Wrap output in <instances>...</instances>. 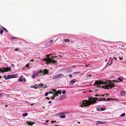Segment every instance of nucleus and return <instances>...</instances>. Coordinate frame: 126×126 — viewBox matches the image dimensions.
Wrapping results in <instances>:
<instances>
[{
    "mask_svg": "<svg viewBox=\"0 0 126 126\" xmlns=\"http://www.w3.org/2000/svg\"><path fill=\"white\" fill-rule=\"evenodd\" d=\"M53 94H53V95L54 96L55 95V93H53Z\"/></svg>",
    "mask_w": 126,
    "mask_h": 126,
    "instance_id": "052dcab7",
    "label": "nucleus"
},
{
    "mask_svg": "<svg viewBox=\"0 0 126 126\" xmlns=\"http://www.w3.org/2000/svg\"><path fill=\"white\" fill-rule=\"evenodd\" d=\"M91 104V103L90 101L89 100H86L83 101L82 103L80 104V106L81 107H83L84 106L86 107L90 105Z\"/></svg>",
    "mask_w": 126,
    "mask_h": 126,
    "instance_id": "7ed1b4c3",
    "label": "nucleus"
},
{
    "mask_svg": "<svg viewBox=\"0 0 126 126\" xmlns=\"http://www.w3.org/2000/svg\"><path fill=\"white\" fill-rule=\"evenodd\" d=\"M0 34H2L3 32V31L1 29H0Z\"/></svg>",
    "mask_w": 126,
    "mask_h": 126,
    "instance_id": "bb28decb",
    "label": "nucleus"
},
{
    "mask_svg": "<svg viewBox=\"0 0 126 126\" xmlns=\"http://www.w3.org/2000/svg\"><path fill=\"white\" fill-rule=\"evenodd\" d=\"M51 54H50L49 55H46V57L48 58H49L50 57Z\"/></svg>",
    "mask_w": 126,
    "mask_h": 126,
    "instance_id": "2f4dec72",
    "label": "nucleus"
},
{
    "mask_svg": "<svg viewBox=\"0 0 126 126\" xmlns=\"http://www.w3.org/2000/svg\"><path fill=\"white\" fill-rule=\"evenodd\" d=\"M76 72V73H77V74H78L81 72Z\"/></svg>",
    "mask_w": 126,
    "mask_h": 126,
    "instance_id": "a18cd8bd",
    "label": "nucleus"
},
{
    "mask_svg": "<svg viewBox=\"0 0 126 126\" xmlns=\"http://www.w3.org/2000/svg\"><path fill=\"white\" fill-rule=\"evenodd\" d=\"M56 122V121H51V122L53 123L54 122Z\"/></svg>",
    "mask_w": 126,
    "mask_h": 126,
    "instance_id": "603ef678",
    "label": "nucleus"
},
{
    "mask_svg": "<svg viewBox=\"0 0 126 126\" xmlns=\"http://www.w3.org/2000/svg\"><path fill=\"white\" fill-rule=\"evenodd\" d=\"M73 74H77V73H76V72H74L73 73Z\"/></svg>",
    "mask_w": 126,
    "mask_h": 126,
    "instance_id": "8fccbe9b",
    "label": "nucleus"
},
{
    "mask_svg": "<svg viewBox=\"0 0 126 126\" xmlns=\"http://www.w3.org/2000/svg\"><path fill=\"white\" fill-rule=\"evenodd\" d=\"M73 66V67H74L75 66V65H73V66Z\"/></svg>",
    "mask_w": 126,
    "mask_h": 126,
    "instance_id": "774afa93",
    "label": "nucleus"
},
{
    "mask_svg": "<svg viewBox=\"0 0 126 126\" xmlns=\"http://www.w3.org/2000/svg\"><path fill=\"white\" fill-rule=\"evenodd\" d=\"M100 109L101 110V111H103L104 110L106 109L105 108H100Z\"/></svg>",
    "mask_w": 126,
    "mask_h": 126,
    "instance_id": "5701e85b",
    "label": "nucleus"
},
{
    "mask_svg": "<svg viewBox=\"0 0 126 126\" xmlns=\"http://www.w3.org/2000/svg\"><path fill=\"white\" fill-rule=\"evenodd\" d=\"M55 93V96H57L58 95V94L56 92V93Z\"/></svg>",
    "mask_w": 126,
    "mask_h": 126,
    "instance_id": "a19ab883",
    "label": "nucleus"
},
{
    "mask_svg": "<svg viewBox=\"0 0 126 126\" xmlns=\"http://www.w3.org/2000/svg\"><path fill=\"white\" fill-rule=\"evenodd\" d=\"M64 75L62 74H59L54 76L52 78L53 79H55L62 77L64 76Z\"/></svg>",
    "mask_w": 126,
    "mask_h": 126,
    "instance_id": "423d86ee",
    "label": "nucleus"
},
{
    "mask_svg": "<svg viewBox=\"0 0 126 126\" xmlns=\"http://www.w3.org/2000/svg\"><path fill=\"white\" fill-rule=\"evenodd\" d=\"M58 56H59L60 57H62V56H61V55H58Z\"/></svg>",
    "mask_w": 126,
    "mask_h": 126,
    "instance_id": "13d9d810",
    "label": "nucleus"
},
{
    "mask_svg": "<svg viewBox=\"0 0 126 126\" xmlns=\"http://www.w3.org/2000/svg\"><path fill=\"white\" fill-rule=\"evenodd\" d=\"M53 42V40H51L50 41H49V42H50L51 43H52Z\"/></svg>",
    "mask_w": 126,
    "mask_h": 126,
    "instance_id": "79ce46f5",
    "label": "nucleus"
},
{
    "mask_svg": "<svg viewBox=\"0 0 126 126\" xmlns=\"http://www.w3.org/2000/svg\"><path fill=\"white\" fill-rule=\"evenodd\" d=\"M52 102V101H49L48 102V103H49V104H50L51 103V102Z\"/></svg>",
    "mask_w": 126,
    "mask_h": 126,
    "instance_id": "49530a36",
    "label": "nucleus"
},
{
    "mask_svg": "<svg viewBox=\"0 0 126 126\" xmlns=\"http://www.w3.org/2000/svg\"><path fill=\"white\" fill-rule=\"evenodd\" d=\"M2 28L3 30H4L5 32H8V31L4 27H2Z\"/></svg>",
    "mask_w": 126,
    "mask_h": 126,
    "instance_id": "b1692460",
    "label": "nucleus"
},
{
    "mask_svg": "<svg viewBox=\"0 0 126 126\" xmlns=\"http://www.w3.org/2000/svg\"><path fill=\"white\" fill-rule=\"evenodd\" d=\"M64 41L65 42H69V40L67 39H65L64 40Z\"/></svg>",
    "mask_w": 126,
    "mask_h": 126,
    "instance_id": "cd10ccee",
    "label": "nucleus"
},
{
    "mask_svg": "<svg viewBox=\"0 0 126 126\" xmlns=\"http://www.w3.org/2000/svg\"><path fill=\"white\" fill-rule=\"evenodd\" d=\"M46 122H49V120H47L46 121Z\"/></svg>",
    "mask_w": 126,
    "mask_h": 126,
    "instance_id": "bf43d9fd",
    "label": "nucleus"
},
{
    "mask_svg": "<svg viewBox=\"0 0 126 126\" xmlns=\"http://www.w3.org/2000/svg\"><path fill=\"white\" fill-rule=\"evenodd\" d=\"M2 94H0V96H2Z\"/></svg>",
    "mask_w": 126,
    "mask_h": 126,
    "instance_id": "4d7b16f0",
    "label": "nucleus"
},
{
    "mask_svg": "<svg viewBox=\"0 0 126 126\" xmlns=\"http://www.w3.org/2000/svg\"><path fill=\"white\" fill-rule=\"evenodd\" d=\"M24 81H26V79H25V78H24Z\"/></svg>",
    "mask_w": 126,
    "mask_h": 126,
    "instance_id": "3c124183",
    "label": "nucleus"
},
{
    "mask_svg": "<svg viewBox=\"0 0 126 126\" xmlns=\"http://www.w3.org/2000/svg\"><path fill=\"white\" fill-rule=\"evenodd\" d=\"M113 99L112 98H108L106 99V100H113Z\"/></svg>",
    "mask_w": 126,
    "mask_h": 126,
    "instance_id": "473e14b6",
    "label": "nucleus"
},
{
    "mask_svg": "<svg viewBox=\"0 0 126 126\" xmlns=\"http://www.w3.org/2000/svg\"><path fill=\"white\" fill-rule=\"evenodd\" d=\"M112 63L111 62L110 64V65H111V64Z\"/></svg>",
    "mask_w": 126,
    "mask_h": 126,
    "instance_id": "69168bd1",
    "label": "nucleus"
},
{
    "mask_svg": "<svg viewBox=\"0 0 126 126\" xmlns=\"http://www.w3.org/2000/svg\"><path fill=\"white\" fill-rule=\"evenodd\" d=\"M43 85V84L41 83L39 84L38 86L37 87V88H40L41 87H42Z\"/></svg>",
    "mask_w": 126,
    "mask_h": 126,
    "instance_id": "f3484780",
    "label": "nucleus"
},
{
    "mask_svg": "<svg viewBox=\"0 0 126 126\" xmlns=\"http://www.w3.org/2000/svg\"><path fill=\"white\" fill-rule=\"evenodd\" d=\"M114 59H115V60H117V58H114Z\"/></svg>",
    "mask_w": 126,
    "mask_h": 126,
    "instance_id": "680f3d73",
    "label": "nucleus"
},
{
    "mask_svg": "<svg viewBox=\"0 0 126 126\" xmlns=\"http://www.w3.org/2000/svg\"><path fill=\"white\" fill-rule=\"evenodd\" d=\"M61 90H58L56 91L57 93L58 94H61Z\"/></svg>",
    "mask_w": 126,
    "mask_h": 126,
    "instance_id": "aec40b11",
    "label": "nucleus"
},
{
    "mask_svg": "<svg viewBox=\"0 0 126 126\" xmlns=\"http://www.w3.org/2000/svg\"><path fill=\"white\" fill-rule=\"evenodd\" d=\"M57 56H52L51 58H45L43 60L44 61L46 62V63L47 64H54L55 63H56L57 62V61H54L53 59V58H57Z\"/></svg>",
    "mask_w": 126,
    "mask_h": 126,
    "instance_id": "f03ea898",
    "label": "nucleus"
},
{
    "mask_svg": "<svg viewBox=\"0 0 126 126\" xmlns=\"http://www.w3.org/2000/svg\"><path fill=\"white\" fill-rule=\"evenodd\" d=\"M26 66V67H28L29 66V64H27L25 65Z\"/></svg>",
    "mask_w": 126,
    "mask_h": 126,
    "instance_id": "37998d69",
    "label": "nucleus"
},
{
    "mask_svg": "<svg viewBox=\"0 0 126 126\" xmlns=\"http://www.w3.org/2000/svg\"><path fill=\"white\" fill-rule=\"evenodd\" d=\"M106 100V98H98L97 99V101H98Z\"/></svg>",
    "mask_w": 126,
    "mask_h": 126,
    "instance_id": "9b49d317",
    "label": "nucleus"
},
{
    "mask_svg": "<svg viewBox=\"0 0 126 126\" xmlns=\"http://www.w3.org/2000/svg\"><path fill=\"white\" fill-rule=\"evenodd\" d=\"M85 66H86L87 67V66H88V65H87V64H86V65H85Z\"/></svg>",
    "mask_w": 126,
    "mask_h": 126,
    "instance_id": "338daca9",
    "label": "nucleus"
},
{
    "mask_svg": "<svg viewBox=\"0 0 126 126\" xmlns=\"http://www.w3.org/2000/svg\"><path fill=\"white\" fill-rule=\"evenodd\" d=\"M55 98V97H53V96H52V97H51V99H52L53 100Z\"/></svg>",
    "mask_w": 126,
    "mask_h": 126,
    "instance_id": "ea45409f",
    "label": "nucleus"
},
{
    "mask_svg": "<svg viewBox=\"0 0 126 126\" xmlns=\"http://www.w3.org/2000/svg\"><path fill=\"white\" fill-rule=\"evenodd\" d=\"M118 79L119 81V82H122L123 80V79L120 78H118Z\"/></svg>",
    "mask_w": 126,
    "mask_h": 126,
    "instance_id": "6ab92c4d",
    "label": "nucleus"
},
{
    "mask_svg": "<svg viewBox=\"0 0 126 126\" xmlns=\"http://www.w3.org/2000/svg\"><path fill=\"white\" fill-rule=\"evenodd\" d=\"M27 123L29 125H32L34 123H35L34 122H32V121H28L27 122Z\"/></svg>",
    "mask_w": 126,
    "mask_h": 126,
    "instance_id": "f8f14e48",
    "label": "nucleus"
},
{
    "mask_svg": "<svg viewBox=\"0 0 126 126\" xmlns=\"http://www.w3.org/2000/svg\"><path fill=\"white\" fill-rule=\"evenodd\" d=\"M11 39H16V37H11Z\"/></svg>",
    "mask_w": 126,
    "mask_h": 126,
    "instance_id": "f704fd0d",
    "label": "nucleus"
},
{
    "mask_svg": "<svg viewBox=\"0 0 126 126\" xmlns=\"http://www.w3.org/2000/svg\"><path fill=\"white\" fill-rule=\"evenodd\" d=\"M49 93L48 92H47L45 94V96H47L48 94Z\"/></svg>",
    "mask_w": 126,
    "mask_h": 126,
    "instance_id": "7c9ffc66",
    "label": "nucleus"
},
{
    "mask_svg": "<svg viewBox=\"0 0 126 126\" xmlns=\"http://www.w3.org/2000/svg\"><path fill=\"white\" fill-rule=\"evenodd\" d=\"M76 81V80L75 79H73L71 80V84L74 83Z\"/></svg>",
    "mask_w": 126,
    "mask_h": 126,
    "instance_id": "412c9836",
    "label": "nucleus"
},
{
    "mask_svg": "<svg viewBox=\"0 0 126 126\" xmlns=\"http://www.w3.org/2000/svg\"><path fill=\"white\" fill-rule=\"evenodd\" d=\"M112 81L113 82H116L117 83H118V82H119V81H117V80H113Z\"/></svg>",
    "mask_w": 126,
    "mask_h": 126,
    "instance_id": "c9c22d12",
    "label": "nucleus"
},
{
    "mask_svg": "<svg viewBox=\"0 0 126 126\" xmlns=\"http://www.w3.org/2000/svg\"><path fill=\"white\" fill-rule=\"evenodd\" d=\"M66 93V92L65 91H63L62 92V93L63 94H64Z\"/></svg>",
    "mask_w": 126,
    "mask_h": 126,
    "instance_id": "72a5a7b5",
    "label": "nucleus"
},
{
    "mask_svg": "<svg viewBox=\"0 0 126 126\" xmlns=\"http://www.w3.org/2000/svg\"><path fill=\"white\" fill-rule=\"evenodd\" d=\"M43 73H44V75L47 74L49 73V71L47 69H44V70H43Z\"/></svg>",
    "mask_w": 126,
    "mask_h": 126,
    "instance_id": "9d476101",
    "label": "nucleus"
},
{
    "mask_svg": "<svg viewBox=\"0 0 126 126\" xmlns=\"http://www.w3.org/2000/svg\"><path fill=\"white\" fill-rule=\"evenodd\" d=\"M120 93L121 95L122 96H124L126 94V92L124 90H121Z\"/></svg>",
    "mask_w": 126,
    "mask_h": 126,
    "instance_id": "1a4fd4ad",
    "label": "nucleus"
},
{
    "mask_svg": "<svg viewBox=\"0 0 126 126\" xmlns=\"http://www.w3.org/2000/svg\"><path fill=\"white\" fill-rule=\"evenodd\" d=\"M47 85L46 84V85H44L43 87L44 88H46L47 87V86H46Z\"/></svg>",
    "mask_w": 126,
    "mask_h": 126,
    "instance_id": "c03bdc74",
    "label": "nucleus"
},
{
    "mask_svg": "<svg viewBox=\"0 0 126 126\" xmlns=\"http://www.w3.org/2000/svg\"><path fill=\"white\" fill-rule=\"evenodd\" d=\"M5 79L7 80L12 78H15L17 77V75L16 74H14L10 75H8L7 76L5 75L3 76Z\"/></svg>",
    "mask_w": 126,
    "mask_h": 126,
    "instance_id": "20e7f679",
    "label": "nucleus"
},
{
    "mask_svg": "<svg viewBox=\"0 0 126 126\" xmlns=\"http://www.w3.org/2000/svg\"><path fill=\"white\" fill-rule=\"evenodd\" d=\"M95 84L98 86V87H102V88L107 89H109V88L111 89L115 86V85L111 83L110 80L107 81L106 82H104L101 80H96L94 85H95Z\"/></svg>",
    "mask_w": 126,
    "mask_h": 126,
    "instance_id": "f257e3e1",
    "label": "nucleus"
},
{
    "mask_svg": "<svg viewBox=\"0 0 126 126\" xmlns=\"http://www.w3.org/2000/svg\"><path fill=\"white\" fill-rule=\"evenodd\" d=\"M125 113H123L120 115L121 117H123L125 116Z\"/></svg>",
    "mask_w": 126,
    "mask_h": 126,
    "instance_id": "c756f323",
    "label": "nucleus"
},
{
    "mask_svg": "<svg viewBox=\"0 0 126 126\" xmlns=\"http://www.w3.org/2000/svg\"><path fill=\"white\" fill-rule=\"evenodd\" d=\"M45 45H47V46H49L50 45L49 44V42H46L45 43Z\"/></svg>",
    "mask_w": 126,
    "mask_h": 126,
    "instance_id": "393cba45",
    "label": "nucleus"
},
{
    "mask_svg": "<svg viewBox=\"0 0 126 126\" xmlns=\"http://www.w3.org/2000/svg\"><path fill=\"white\" fill-rule=\"evenodd\" d=\"M119 59H120V60H123V58H120V57H119Z\"/></svg>",
    "mask_w": 126,
    "mask_h": 126,
    "instance_id": "09e8293b",
    "label": "nucleus"
},
{
    "mask_svg": "<svg viewBox=\"0 0 126 126\" xmlns=\"http://www.w3.org/2000/svg\"><path fill=\"white\" fill-rule=\"evenodd\" d=\"M69 77H70V78H71V75H69Z\"/></svg>",
    "mask_w": 126,
    "mask_h": 126,
    "instance_id": "6e6d98bb",
    "label": "nucleus"
},
{
    "mask_svg": "<svg viewBox=\"0 0 126 126\" xmlns=\"http://www.w3.org/2000/svg\"><path fill=\"white\" fill-rule=\"evenodd\" d=\"M96 122L97 123H98L99 124H105V123L106 122H102L101 121H97Z\"/></svg>",
    "mask_w": 126,
    "mask_h": 126,
    "instance_id": "ddd939ff",
    "label": "nucleus"
},
{
    "mask_svg": "<svg viewBox=\"0 0 126 126\" xmlns=\"http://www.w3.org/2000/svg\"><path fill=\"white\" fill-rule=\"evenodd\" d=\"M37 84H35V85H32L30 86V87L31 88H35V89H36L37 87L35 86H36Z\"/></svg>",
    "mask_w": 126,
    "mask_h": 126,
    "instance_id": "dca6fc26",
    "label": "nucleus"
},
{
    "mask_svg": "<svg viewBox=\"0 0 126 126\" xmlns=\"http://www.w3.org/2000/svg\"><path fill=\"white\" fill-rule=\"evenodd\" d=\"M93 98V97H88V99L89 100V101H92V99Z\"/></svg>",
    "mask_w": 126,
    "mask_h": 126,
    "instance_id": "2eb2a0df",
    "label": "nucleus"
},
{
    "mask_svg": "<svg viewBox=\"0 0 126 126\" xmlns=\"http://www.w3.org/2000/svg\"><path fill=\"white\" fill-rule=\"evenodd\" d=\"M36 77H37V73H36L32 76V77L33 78H35Z\"/></svg>",
    "mask_w": 126,
    "mask_h": 126,
    "instance_id": "4468645a",
    "label": "nucleus"
},
{
    "mask_svg": "<svg viewBox=\"0 0 126 126\" xmlns=\"http://www.w3.org/2000/svg\"><path fill=\"white\" fill-rule=\"evenodd\" d=\"M104 96V95L103 94H102L100 96Z\"/></svg>",
    "mask_w": 126,
    "mask_h": 126,
    "instance_id": "5fc2aeb1",
    "label": "nucleus"
},
{
    "mask_svg": "<svg viewBox=\"0 0 126 126\" xmlns=\"http://www.w3.org/2000/svg\"><path fill=\"white\" fill-rule=\"evenodd\" d=\"M43 70H41L37 72H36L37 73V77H41L42 76L44 75V73H43Z\"/></svg>",
    "mask_w": 126,
    "mask_h": 126,
    "instance_id": "0eeeda50",
    "label": "nucleus"
},
{
    "mask_svg": "<svg viewBox=\"0 0 126 126\" xmlns=\"http://www.w3.org/2000/svg\"><path fill=\"white\" fill-rule=\"evenodd\" d=\"M18 80L19 82H22L23 81L22 79L21 78H20L18 79Z\"/></svg>",
    "mask_w": 126,
    "mask_h": 126,
    "instance_id": "c85d7f7f",
    "label": "nucleus"
},
{
    "mask_svg": "<svg viewBox=\"0 0 126 126\" xmlns=\"http://www.w3.org/2000/svg\"><path fill=\"white\" fill-rule=\"evenodd\" d=\"M89 92H91V90H89Z\"/></svg>",
    "mask_w": 126,
    "mask_h": 126,
    "instance_id": "e2e57ef3",
    "label": "nucleus"
},
{
    "mask_svg": "<svg viewBox=\"0 0 126 126\" xmlns=\"http://www.w3.org/2000/svg\"><path fill=\"white\" fill-rule=\"evenodd\" d=\"M100 108L99 107H97L96 108V110L97 111H101V110L100 109Z\"/></svg>",
    "mask_w": 126,
    "mask_h": 126,
    "instance_id": "a878e982",
    "label": "nucleus"
},
{
    "mask_svg": "<svg viewBox=\"0 0 126 126\" xmlns=\"http://www.w3.org/2000/svg\"><path fill=\"white\" fill-rule=\"evenodd\" d=\"M65 116L64 115H61L60 116V117L61 118H64L65 117Z\"/></svg>",
    "mask_w": 126,
    "mask_h": 126,
    "instance_id": "a211bd4d",
    "label": "nucleus"
},
{
    "mask_svg": "<svg viewBox=\"0 0 126 126\" xmlns=\"http://www.w3.org/2000/svg\"><path fill=\"white\" fill-rule=\"evenodd\" d=\"M33 60H31V61H32L33 62Z\"/></svg>",
    "mask_w": 126,
    "mask_h": 126,
    "instance_id": "0e129e2a",
    "label": "nucleus"
},
{
    "mask_svg": "<svg viewBox=\"0 0 126 126\" xmlns=\"http://www.w3.org/2000/svg\"><path fill=\"white\" fill-rule=\"evenodd\" d=\"M101 96V95H98L97 94H96L95 95V96Z\"/></svg>",
    "mask_w": 126,
    "mask_h": 126,
    "instance_id": "e433bc0d",
    "label": "nucleus"
},
{
    "mask_svg": "<svg viewBox=\"0 0 126 126\" xmlns=\"http://www.w3.org/2000/svg\"><path fill=\"white\" fill-rule=\"evenodd\" d=\"M15 50H18V49L17 48H16L15 49Z\"/></svg>",
    "mask_w": 126,
    "mask_h": 126,
    "instance_id": "864d4df0",
    "label": "nucleus"
},
{
    "mask_svg": "<svg viewBox=\"0 0 126 126\" xmlns=\"http://www.w3.org/2000/svg\"><path fill=\"white\" fill-rule=\"evenodd\" d=\"M28 114L27 113H26L23 114L22 115L23 117H25L28 115Z\"/></svg>",
    "mask_w": 126,
    "mask_h": 126,
    "instance_id": "4be33fe9",
    "label": "nucleus"
},
{
    "mask_svg": "<svg viewBox=\"0 0 126 126\" xmlns=\"http://www.w3.org/2000/svg\"><path fill=\"white\" fill-rule=\"evenodd\" d=\"M11 70V68L10 67H3L2 68H0V72L2 73L4 72L10 71Z\"/></svg>",
    "mask_w": 126,
    "mask_h": 126,
    "instance_id": "39448f33",
    "label": "nucleus"
},
{
    "mask_svg": "<svg viewBox=\"0 0 126 126\" xmlns=\"http://www.w3.org/2000/svg\"><path fill=\"white\" fill-rule=\"evenodd\" d=\"M46 99H47L48 100H49V98H48V97H46Z\"/></svg>",
    "mask_w": 126,
    "mask_h": 126,
    "instance_id": "de8ad7c7",
    "label": "nucleus"
},
{
    "mask_svg": "<svg viewBox=\"0 0 126 126\" xmlns=\"http://www.w3.org/2000/svg\"><path fill=\"white\" fill-rule=\"evenodd\" d=\"M52 90L53 91V92H55V93L57 91L56 90H55V89L54 90L53 89Z\"/></svg>",
    "mask_w": 126,
    "mask_h": 126,
    "instance_id": "4c0bfd02",
    "label": "nucleus"
},
{
    "mask_svg": "<svg viewBox=\"0 0 126 126\" xmlns=\"http://www.w3.org/2000/svg\"><path fill=\"white\" fill-rule=\"evenodd\" d=\"M49 93V94H53L54 93V92H52V91H50L49 92H48Z\"/></svg>",
    "mask_w": 126,
    "mask_h": 126,
    "instance_id": "58836bf2",
    "label": "nucleus"
},
{
    "mask_svg": "<svg viewBox=\"0 0 126 126\" xmlns=\"http://www.w3.org/2000/svg\"><path fill=\"white\" fill-rule=\"evenodd\" d=\"M97 97H94L92 99V101L91 102V104H94L96 103L97 100Z\"/></svg>",
    "mask_w": 126,
    "mask_h": 126,
    "instance_id": "6e6552de",
    "label": "nucleus"
}]
</instances>
